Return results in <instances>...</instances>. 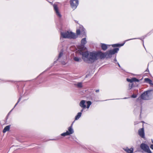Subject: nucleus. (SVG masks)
<instances>
[{
    "label": "nucleus",
    "instance_id": "c756f323",
    "mask_svg": "<svg viewBox=\"0 0 153 153\" xmlns=\"http://www.w3.org/2000/svg\"><path fill=\"white\" fill-rule=\"evenodd\" d=\"M99 90H97L96 91V92H98L99 91Z\"/></svg>",
    "mask_w": 153,
    "mask_h": 153
},
{
    "label": "nucleus",
    "instance_id": "f3484780",
    "mask_svg": "<svg viewBox=\"0 0 153 153\" xmlns=\"http://www.w3.org/2000/svg\"><path fill=\"white\" fill-rule=\"evenodd\" d=\"M74 60L76 62H80L82 61V59L80 57L76 56L74 58Z\"/></svg>",
    "mask_w": 153,
    "mask_h": 153
},
{
    "label": "nucleus",
    "instance_id": "dca6fc26",
    "mask_svg": "<svg viewBox=\"0 0 153 153\" xmlns=\"http://www.w3.org/2000/svg\"><path fill=\"white\" fill-rule=\"evenodd\" d=\"M81 115L82 113L81 112L78 113L77 115L75 117V120H77L79 119L81 117Z\"/></svg>",
    "mask_w": 153,
    "mask_h": 153
},
{
    "label": "nucleus",
    "instance_id": "f03ea898",
    "mask_svg": "<svg viewBox=\"0 0 153 153\" xmlns=\"http://www.w3.org/2000/svg\"><path fill=\"white\" fill-rule=\"evenodd\" d=\"M86 42L87 41L86 38H83L81 40V46L79 47V50L76 52V56H78L79 54L82 55V53H85L86 52H88L85 50L86 48L84 46Z\"/></svg>",
    "mask_w": 153,
    "mask_h": 153
},
{
    "label": "nucleus",
    "instance_id": "473e14b6",
    "mask_svg": "<svg viewBox=\"0 0 153 153\" xmlns=\"http://www.w3.org/2000/svg\"><path fill=\"white\" fill-rule=\"evenodd\" d=\"M117 64H118V65L119 66V67H120V64H119V63L118 62L117 63Z\"/></svg>",
    "mask_w": 153,
    "mask_h": 153
},
{
    "label": "nucleus",
    "instance_id": "c85d7f7f",
    "mask_svg": "<svg viewBox=\"0 0 153 153\" xmlns=\"http://www.w3.org/2000/svg\"><path fill=\"white\" fill-rule=\"evenodd\" d=\"M114 61H115V62H117V59H116V58H115L114 59Z\"/></svg>",
    "mask_w": 153,
    "mask_h": 153
},
{
    "label": "nucleus",
    "instance_id": "9b49d317",
    "mask_svg": "<svg viewBox=\"0 0 153 153\" xmlns=\"http://www.w3.org/2000/svg\"><path fill=\"white\" fill-rule=\"evenodd\" d=\"M138 134L142 138L144 137V133L143 128H141L138 130Z\"/></svg>",
    "mask_w": 153,
    "mask_h": 153
},
{
    "label": "nucleus",
    "instance_id": "393cba45",
    "mask_svg": "<svg viewBox=\"0 0 153 153\" xmlns=\"http://www.w3.org/2000/svg\"><path fill=\"white\" fill-rule=\"evenodd\" d=\"M136 97H137V95H136L134 94L132 95L131 96V97L133 98H135Z\"/></svg>",
    "mask_w": 153,
    "mask_h": 153
},
{
    "label": "nucleus",
    "instance_id": "f704fd0d",
    "mask_svg": "<svg viewBox=\"0 0 153 153\" xmlns=\"http://www.w3.org/2000/svg\"><path fill=\"white\" fill-rule=\"evenodd\" d=\"M151 85H153V83H152V84H151Z\"/></svg>",
    "mask_w": 153,
    "mask_h": 153
},
{
    "label": "nucleus",
    "instance_id": "39448f33",
    "mask_svg": "<svg viewBox=\"0 0 153 153\" xmlns=\"http://www.w3.org/2000/svg\"><path fill=\"white\" fill-rule=\"evenodd\" d=\"M151 90L147 91L144 92L141 95V98L144 100H149L152 98Z\"/></svg>",
    "mask_w": 153,
    "mask_h": 153
},
{
    "label": "nucleus",
    "instance_id": "72a5a7b5",
    "mask_svg": "<svg viewBox=\"0 0 153 153\" xmlns=\"http://www.w3.org/2000/svg\"><path fill=\"white\" fill-rule=\"evenodd\" d=\"M152 143H153V140H152Z\"/></svg>",
    "mask_w": 153,
    "mask_h": 153
},
{
    "label": "nucleus",
    "instance_id": "b1692460",
    "mask_svg": "<svg viewBox=\"0 0 153 153\" xmlns=\"http://www.w3.org/2000/svg\"><path fill=\"white\" fill-rule=\"evenodd\" d=\"M132 84H129V89L130 90V89H131L132 87Z\"/></svg>",
    "mask_w": 153,
    "mask_h": 153
},
{
    "label": "nucleus",
    "instance_id": "7c9ffc66",
    "mask_svg": "<svg viewBox=\"0 0 153 153\" xmlns=\"http://www.w3.org/2000/svg\"><path fill=\"white\" fill-rule=\"evenodd\" d=\"M62 64L63 65H65V62H62Z\"/></svg>",
    "mask_w": 153,
    "mask_h": 153
},
{
    "label": "nucleus",
    "instance_id": "9d476101",
    "mask_svg": "<svg viewBox=\"0 0 153 153\" xmlns=\"http://www.w3.org/2000/svg\"><path fill=\"white\" fill-rule=\"evenodd\" d=\"M76 34L77 35H79L81 33L83 35H85V29L82 27H81L80 29H78L76 31Z\"/></svg>",
    "mask_w": 153,
    "mask_h": 153
},
{
    "label": "nucleus",
    "instance_id": "ddd939ff",
    "mask_svg": "<svg viewBox=\"0 0 153 153\" xmlns=\"http://www.w3.org/2000/svg\"><path fill=\"white\" fill-rule=\"evenodd\" d=\"M130 39L127 40L125 41V42L123 44H115L112 45V46L113 47H119V46H123L124 45V44H125L126 42L129 41V40H132L133 39Z\"/></svg>",
    "mask_w": 153,
    "mask_h": 153
},
{
    "label": "nucleus",
    "instance_id": "2eb2a0df",
    "mask_svg": "<svg viewBox=\"0 0 153 153\" xmlns=\"http://www.w3.org/2000/svg\"><path fill=\"white\" fill-rule=\"evenodd\" d=\"M127 80L128 82H138L139 80L135 78H133L131 79H127Z\"/></svg>",
    "mask_w": 153,
    "mask_h": 153
},
{
    "label": "nucleus",
    "instance_id": "bb28decb",
    "mask_svg": "<svg viewBox=\"0 0 153 153\" xmlns=\"http://www.w3.org/2000/svg\"><path fill=\"white\" fill-rule=\"evenodd\" d=\"M150 148L153 150V145H152L150 146Z\"/></svg>",
    "mask_w": 153,
    "mask_h": 153
},
{
    "label": "nucleus",
    "instance_id": "1a4fd4ad",
    "mask_svg": "<svg viewBox=\"0 0 153 153\" xmlns=\"http://www.w3.org/2000/svg\"><path fill=\"white\" fill-rule=\"evenodd\" d=\"M53 7L56 15L59 17H61V15L59 12L58 8L56 4H54L53 5Z\"/></svg>",
    "mask_w": 153,
    "mask_h": 153
},
{
    "label": "nucleus",
    "instance_id": "f257e3e1",
    "mask_svg": "<svg viewBox=\"0 0 153 153\" xmlns=\"http://www.w3.org/2000/svg\"><path fill=\"white\" fill-rule=\"evenodd\" d=\"M98 57L101 59L106 57L105 53L99 52L97 53L86 52L82 53V59L84 61L91 63L97 59Z\"/></svg>",
    "mask_w": 153,
    "mask_h": 153
},
{
    "label": "nucleus",
    "instance_id": "6ab92c4d",
    "mask_svg": "<svg viewBox=\"0 0 153 153\" xmlns=\"http://www.w3.org/2000/svg\"><path fill=\"white\" fill-rule=\"evenodd\" d=\"M10 126H6L3 129V132L4 133H5L6 131H8L10 129Z\"/></svg>",
    "mask_w": 153,
    "mask_h": 153
},
{
    "label": "nucleus",
    "instance_id": "5701e85b",
    "mask_svg": "<svg viewBox=\"0 0 153 153\" xmlns=\"http://www.w3.org/2000/svg\"><path fill=\"white\" fill-rule=\"evenodd\" d=\"M62 51L61 52H60L59 54L58 59H59V58H60L62 56Z\"/></svg>",
    "mask_w": 153,
    "mask_h": 153
},
{
    "label": "nucleus",
    "instance_id": "6e6552de",
    "mask_svg": "<svg viewBox=\"0 0 153 153\" xmlns=\"http://www.w3.org/2000/svg\"><path fill=\"white\" fill-rule=\"evenodd\" d=\"M70 3L72 8L75 9L78 5L79 1L78 0H70Z\"/></svg>",
    "mask_w": 153,
    "mask_h": 153
},
{
    "label": "nucleus",
    "instance_id": "423d86ee",
    "mask_svg": "<svg viewBox=\"0 0 153 153\" xmlns=\"http://www.w3.org/2000/svg\"><path fill=\"white\" fill-rule=\"evenodd\" d=\"M118 48H114L113 50H111L108 51L105 53L106 57V58H110L111 57L112 55L116 53H117L119 51Z\"/></svg>",
    "mask_w": 153,
    "mask_h": 153
},
{
    "label": "nucleus",
    "instance_id": "2f4dec72",
    "mask_svg": "<svg viewBox=\"0 0 153 153\" xmlns=\"http://www.w3.org/2000/svg\"><path fill=\"white\" fill-rule=\"evenodd\" d=\"M83 109V108H82V109L81 110V113H82V112L83 111V109Z\"/></svg>",
    "mask_w": 153,
    "mask_h": 153
},
{
    "label": "nucleus",
    "instance_id": "7ed1b4c3",
    "mask_svg": "<svg viewBox=\"0 0 153 153\" xmlns=\"http://www.w3.org/2000/svg\"><path fill=\"white\" fill-rule=\"evenodd\" d=\"M61 37L64 38L75 39L77 37L75 34L71 31H65L61 33Z\"/></svg>",
    "mask_w": 153,
    "mask_h": 153
},
{
    "label": "nucleus",
    "instance_id": "cd10ccee",
    "mask_svg": "<svg viewBox=\"0 0 153 153\" xmlns=\"http://www.w3.org/2000/svg\"><path fill=\"white\" fill-rule=\"evenodd\" d=\"M74 121L71 124V126L70 127H71V128H72V126H73V124L74 123Z\"/></svg>",
    "mask_w": 153,
    "mask_h": 153
},
{
    "label": "nucleus",
    "instance_id": "4be33fe9",
    "mask_svg": "<svg viewBox=\"0 0 153 153\" xmlns=\"http://www.w3.org/2000/svg\"><path fill=\"white\" fill-rule=\"evenodd\" d=\"M61 135L63 136H66L69 135V134H68V132L66 131L65 132L62 133L61 134Z\"/></svg>",
    "mask_w": 153,
    "mask_h": 153
},
{
    "label": "nucleus",
    "instance_id": "4468645a",
    "mask_svg": "<svg viewBox=\"0 0 153 153\" xmlns=\"http://www.w3.org/2000/svg\"><path fill=\"white\" fill-rule=\"evenodd\" d=\"M123 149L128 153H133V149L132 148H131L130 149L126 148Z\"/></svg>",
    "mask_w": 153,
    "mask_h": 153
},
{
    "label": "nucleus",
    "instance_id": "20e7f679",
    "mask_svg": "<svg viewBox=\"0 0 153 153\" xmlns=\"http://www.w3.org/2000/svg\"><path fill=\"white\" fill-rule=\"evenodd\" d=\"M91 104V102L90 101H86L82 100L79 103V105L83 109H85L86 108L88 109Z\"/></svg>",
    "mask_w": 153,
    "mask_h": 153
},
{
    "label": "nucleus",
    "instance_id": "a211bd4d",
    "mask_svg": "<svg viewBox=\"0 0 153 153\" xmlns=\"http://www.w3.org/2000/svg\"><path fill=\"white\" fill-rule=\"evenodd\" d=\"M101 48L103 50H105L107 48V45L104 44H101Z\"/></svg>",
    "mask_w": 153,
    "mask_h": 153
},
{
    "label": "nucleus",
    "instance_id": "412c9836",
    "mask_svg": "<svg viewBox=\"0 0 153 153\" xmlns=\"http://www.w3.org/2000/svg\"><path fill=\"white\" fill-rule=\"evenodd\" d=\"M145 81L146 82L149 83L150 84H152V81L148 78H146L145 79Z\"/></svg>",
    "mask_w": 153,
    "mask_h": 153
},
{
    "label": "nucleus",
    "instance_id": "0eeeda50",
    "mask_svg": "<svg viewBox=\"0 0 153 153\" xmlns=\"http://www.w3.org/2000/svg\"><path fill=\"white\" fill-rule=\"evenodd\" d=\"M140 148L144 152L147 153H152L149 146L146 144L143 143L141 144Z\"/></svg>",
    "mask_w": 153,
    "mask_h": 153
},
{
    "label": "nucleus",
    "instance_id": "f8f14e48",
    "mask_svg": "<svg viewBox=\"0 0 153 153\" xmlns=\"http://www.w3.org/2000/svg\"><path fill=\"white\" fill-rule=\"evenodd\" d=\"M68 130L66 132H68V134H69V135L74 133V129L72 128H71V127H68Z\"/></svg>",
    "mask_w": 153,
    "mask_h": 153
},
{
    "label": "nucleus",
    "instance_id": "aec40b11",
    "mask_svg": "<svg viewBox=\"0 0 153 153\" xmlns=\"http://www.w3.org/2000/svg\"><path fill=\"white\" fill-rule=\"evenodd\" d=\"M75 85L78 88H80L82 87V83L81 82H79L75 84Z\"/></svg>",
    "mask_w": 153,
    "mask_h": 153
},
{
    "label": "nucleus",
    "instance_id": "a878e982",
    "mask_svg": "<svg viewBox=\"0 0 153 153\" xmlns=\"http://www.w3.org/2000/svg\"><path fill=\"white\" fill-rule=\"evenodd\" d=\"M21 100V98H20L19 100H18V102H17V103L16 104V105H15L14 107V108L15 107H16V106L17 105V104H18V103L20 101V100Z\"/></svg>",
    "mask_w": 153,
    "mask_h": 153
}]
</instances>
